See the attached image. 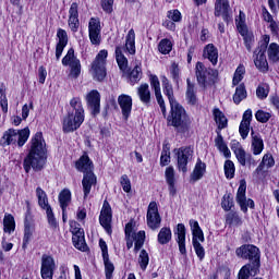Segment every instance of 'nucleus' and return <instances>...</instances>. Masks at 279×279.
<instances>
[{
  "mask_svg": "<svg viewBox=\"0 0 279 279\" xmlns=\"http://www.w3.org/2000/svg\"><path fill=\"white\" fill-rule=\"evenodd\" d=\"M36 195L38 198V206H40L43 210H48L49 208H51V205H49V198L47 197V193L43 189L37 187Z\"/></svg>",
  "mask_w": 279,
  "mask_h": 279,
  "instance_id": "nucleus-41",
  "label": "nucleus"
},
{
  "mask_svg": "<svg viewBox=\"0 0 279 279\" xmlns=\"http://www.w3.org/2000/svg\"><path fill=\"white\" fill-rule=\"evenodd\" d=\"M120 184L124 193H130V191H132V182L130 181V178L128 177V174H123L121 177Z\"/></svg>",
  "mask_w": 279,
  "mask_h": 279,
  "instance_id": "nucleus-62",
  "label": "nucleus"
},
{
  "mask_svg": "<svg viewBox=\"0 0 279 279\" xmlns=\"http://www.w3.org/2000/svg\"><path fill=\"white\" fill-rule=\"evenodd\" d=\"M279 56V45L276 43H271L268 47V58L272 62H278Z\"/></svg>",
  "mask_w": 279,
  "mask_h": 279,
  "instance_id": "nucleus-53",
  "label": "nucleus"
},
{
  "mask_svg": "<svg viewBox=\"0 0 279 279\" xmlns=\"http://www.w3.org/2000/svg\"><path fill=\"white\" fill-rule=\"evenodd\" d=\"M243 77H245V65L240 64L233 75L232 84L233 86H239L240 82H243Z\"/></svg>",
  "mask_w": 279,
  "mask_h": 279,
  "instance_id": "nucleus-49",
  "label": "nucleus"
},
{
  "mask_svg": "<svg viewBox=\"0 0 279 279\" xmlns=\"http://www.w3.org/2000/svg\"><path fill=\"white\" fill-rule=\"evenodd\" d=\"M177 243L179 245V251L185 256L186 254V227L183 223L177 226Z\"/></svg>",
  "mask_w": 279,
  "mask_h": 279,
  "instance_id": "nucleus-25",
  "label": "nucleus"
},
{
  "mask_svg": "<svg viewBox=\"0 0 279 279\" xmlns=\"http://www.w3.org/2000/svg\"><path fill=\"white\" fill-rule=\"evenodd\" d=\"M166 182L169 186V193L170 195H175L177 190H175V169H173V166H170L166 168Z\"/></svg>",
  "mask_w": 279,
  "mask_h": 279,
  "instance_id": "nucleus-31",
  "label": "nucleus"
},
{
  "mask_svg": "<svg viewBox=\"0 0 279 279\" xmlns=\"http://www.w3.org/2000/svg\"><path fill=\"white\" fill-rule=\"evenodd\" d=\"M47 220L52 230L58 229V220L56 219V215H53V209L50 207L46 209Z\"/></svg>",
  "mask_w": 279,
  "mask_h": 279,
  "instance_id": "nucleus-57",
  "label": "nucleus"
},
{
  "mask_svg": "<svg viewBox=\"0 0 279 279\" xmlns=\"http://www.w3.org/2000/svg\"><path fill=\"white\" fill-rule=\"evenodd\" d=\"M99 222L104 230H106L107 234H112V207H110V203H108V201L104 202Z\"/></svg>",
  "mask_w": 279,
  "mask_h": 279,
  "instance_id": "nucleus-14",
  "label": "nucleus"
},
{
  "mask_svg": "<svg viewBox=\"0 0 279 279\" xmlns=\"http://www.w3.org/2000/svg\"><path fill=\"white\" fill-rule=\"evenodd\" d=\"M195 73L199 86H203L204 88L216 84L217 78L219 77V72L217 70L206 68L202 62L196 63Z\"/></svg>",
  "mask_w": 279,
  "mask_h": 279,
  "instance_id": "nucleus-5",
  "label": "nucleus"
},
{
  "mask_svg": "<svg viewBox=\"0 0 279 279\" xmlns=\"http://www.w3.org/2000/svg\"><path fill=\"white\" fill-rule=\"evenodd\" d=\"M167 17L173 23H180L182 21V13L178 9L170 10L167 12Z\"/></svg>",
  "mask_w": 279,
  "mask_h": 279,
  "instance_id": "nucleus-60",
  "label": "nucleus"
},
{
  "mask_svg": "<svg viewBox=\"0 0 279 279\" xmlns=\"http://www.w3.org/2000/svg\"><path fill=\"white\" fill-rule=\"evenodd\" d=\"M215 16H222L225 23H230L232 16L230 15V1L229 0H216L215 2Z\"/></svg>",
  "mask_w": 279,
  "mask_h": 279,
  "instance_id": "nucleus-19",
  "label": "nucleus"
},
{
  "mask_svg": "<svg viewBox=\"0 0 279 279\" xmlns=\"http://www.w3.org/2000/svg\"><path fill=\"white\" fill-rule=\"evenodd\" d=\"M57 38H59L58 45H69V35L66 31L59 28L57 32Z\"/></svg>",
  "mask_w": 279,
  "mask_h": 279,
  "instance_id": "nucleus-63",
  "label": "nucleus"
},
{
  "mask_svg": "<svg viewBox=\"0 0 279 279\" xmlns=\"http://www.w3.org/2000/svg\"><path fill=\"white\" fill-rule=\"evenodd\" d=\"M70 107L72 108V111L69 112H73V114L75 116V121H76V125H78V123H82V121H84L85 119V114H84V106L82 105V99L80 97H74L70 100Z\"/></svg>",
  "mask_w": 279,
  "mask_h": 279,
  "instance_id": "nucleus-21",
  "label": "nucleus"
},
{
  "mask_svg": "<svg viewBox=\"0 0 279 279\" xmlns=\"http://www.w3.org/2000/svg\"><path fill=\"white\" fill-rule=\"evenodd\" d=\"M62 64L63 66H70L71 77H80V73H82V63L80 62V59L75 57V50L73 48H70L63 57Z\"/></svg>",
  "mask_w": 279,
  "mask_h": 279,
  "instance_id": "nucleus-10",
  "label": "nucleus"
},
{
  "mask_svg": "<svg viewBox=\"0 0 279 279\" xmlns=\"http://www.w3.org/2000/svg\"><path fill=\"white\" fill-rule=\"evenodd\" d=\"M80 5L77 2H73L69 10V27L71 32H77L80 29V12H78Z\"/></svg>",
  "mask_w": 279,
  "mask_h": 279,
  "instance_id": "nucleus-22",
  "label": "nucleus"
},
{
  "mask_svg": "<svg viewBox=\"0 0 279 279\" xmlns=\"http://www.w3.org/2000/svg\"><path fill=\"white\" fill-rule=\"evenodd\" d=\"M170 114L167 117V125H171L177 132H181V134L189 132L193 120H191V117H189L184 107H182L180 102H177L170 105Z\"/></svg>",
  "mask_w": 279,
  "mask_h": 279,
  "instance_id": "nucleus-3",
  "label": "nucleus"
},
{
  "mask_svg": "<svg viewBox=\"0 0 279 279\" xmlns=\"http://www.w3.org/2000/svg\"><path fill=\"white\" fill-rule=\"evenodd\" d=\"M16 144L17 147H23L29 140V128L16 130Z\"/></svg>",
  "mask_w": 279,
  "mask_h": 279,
  "instance_id": "nucleus-44",
  "label": "nucleus"
},
{
  "mask_svg": "<svg viewBox=\"0 0 279 279\" xmlns=\"http://www.w3.org/2000/svg\"><path fill=\"white\" fill-rule=\"evenodd\" d=\"M236 256L248 260V265H253V271L260 269V248L252 244H244L236 248Z\"/></svg>",
  "mask_w": 279,
  "mask_h": 279,
  "instance_id": "nucleus-4",
  "label": "nucleus"
},
{
  "mask_svg": "<svg viewBox=\"0 0 279 279\" xmlns=\"http://www.w3.org/2000/svg\"><path fill=\"white\" fill-rule=\"evenodd\" d=\"M203 58L209 60L214 66H217V62H219V50L214 44H208L203 50Z\"/></svg>",
  "mask_w": 279,
  "mask_h": 279,
  "instance_id": "nucleus-26",
  "label": "nucleus"
},
{
  "mask_svg": "<svg viewBox=\"0 0 279 279\" xmlns=\"http://www.w3.org/2000/svg\"><path fill=\"white\" fill-rule=\"evenodd\" d=\"M34 234V222H32V216L29 213L25 216L24 221V238H23V247H27L29 241H32V235Z\"/></svg>",
  "mask_w": 279,
  "mask_h": 279,
  "instance_id": "nucleus-27",
  "label": "nucleus"
},
{
  "mask_svg": "<svg viewBox=\"0 0 279 279\" xmlns=\"http://www.w3.org/2000/svg\"><path fill=\"white\" fill-rule=\"evenodd\" d=\"M142 77L143 69L141 68V64H136L129 74L130 83L134 86V84H138V82H141Z\"/></svg>",
  "mask_w": 279,
  "mask_h": 279,
  "instance_id": "nucleus-45",
  "label": "nucleus"
},
{
  "mask_svg": "<svg viewBox=\"0 0 279 279\" xmlns=\"http://www.w3.org/2000/svg\"><path fill=\"white\" fill-rule=\"evenodd\" d=\"M149 80H150V86L153 90H155V97L157 99V102L159 104V108L163 117H167V106L165 105V98H162V92L160 90V80L156 74H151L149 76Z\"/></svg>",
  "mask_w": 279,
  "mask_h": 279,
  "instance_id": "nucleus-18",
  "label": "nucleus"
},
{
  "mask_svg": "<svg viewBox=\"0 0 279 279\" xmlns=\"http://www.w3.org/2000/svg\"><path fill=\"white\" fill-rule=\"evenodd\" d=\"M215 145L217 149L223 154L225 158H230L232 156L230 148H228V144H226L223 136L220 133H218L215 138Z\"/></svg>",
  "mask_w": 279,
  "mask_h": 279,
  "instance_id": "nucleus-37",
  "label": "nucleus"
},
{
  "mask_svg": "<svg viewBox=\"0 0 279 279\" xmlns=\"http://www.w3.org/2000/svg\"><path fill=\"white\" fill-rule=\"evenodd\" d=\"M213 114L219 130H225V128H228V118H226V114H223V111H221L220 108H214Z\"/></svg>",
  "mask_w": 279,
  "mask_h": 279,
  "instance_id": "nucleus-34",
  "label": "nucleus"
},
{
  "mask_svg": "<svg viewBox=\"0 0 279 279\" xmlns=\"http://www.w3.org/2000/svg\"><path fill=\"white\" fill-rule=\"evenodd\" d=\"M169 162H171V150L169 149V147L165 146L162 148L161 156H160V166L167 167Z\"/></svg>",
  "mask_w": 279,
  "mask_h": 279,
  "instance_id": "nucleus-56",
  "label": "nucleus"
},
{
  "mask_svg": "<svg viewBox=\"0 0 279 279\" xmlns=\"http://www.w3.org/2000/svg\"><path fill=\"white\" fill-rule=\"evenodd\" d=\"M250 123L246 122H241L240 123V128H239V132H240V136H242L243 141H245V138H247L248 134H250Z\"/></svg>",
  "mask_w": 279,
  "mask_h": 279,
  "instance_id": "nucleus-64",
  "label": "nucleus"
},
{
  "mask_svg": "<svg viewBox=\"0 0 279 279\" xmlns=\"http://www.w3.org/2000/svg\"><path fill=\"white\" fill-rule=\"evenodd\" d=\"M75 167L77 171H81L84 173L83 180H82V186H83V193L84 199L88 198V195H90V191L93 186H97V177L93 172V169H95V166L93 165V161L90 160V157H88L87 154H84L75 163Z\"/></svg>",
  "mask_w": 279,
  "mask_h": 279,
  "instance_id": "nucleus-2",
  "label": "nucleus"
},
{
  "mask_svg": "<svg viewBox=\"0 0 279 279\" xmlns=\"http://www.w3.org/2000/svg\"><path fill=\"white\" fill-rule=\"evenodd\" d=\"M70 232H72V242L74 247L81 252H86L88 246L86 245V240L84 239V229H82L77 221H70Z\"/></svg>",
  "mask_w": 279,
  "mask_h": 279,
  "instance_id": "nucleus-9",
  "label": "nucleus"
},
{
  "mask_svg": "<svg viewBox=\"0 0 279 279\" xmlns=\"http://www.w3.org/2000/svg\"><path fill=\"white\" fill-rule=\"evenodd\" d=\"M125 51L131 56L136 53V33H134V28H131L126 35Z\"/></svg>",
  "mask_w": 279,
  "mask_h": 279,
  "instance_id": "nucleus-32",
  "label": "nucleus"
},
{
  "mask_svg": "<svg viewBox=\"0 0 279 279\" xmlns=\"http://www.w3.org/2000/svg\"><path fill=\"white\" fill-rule=\"evenodd\" d=\"M137 95L140 101L144 104V106H149L151 104V90H149V84L143 83L137 87Z\"/></svg>",
  "mask_w": 279,
  "mask_h": 279,
  "instance_id": "nucleus-29",
  "label": "nucleus"
},
{
  "mask_svg": "<svg viewBox=\"0 0 279 279\" xmlns=\"http://www.w3.org/2000/svg\"><path fill=\"white\" fill-rule=\"evenodd\" d=\"M256 95H257L258 99H267V97L269 95V85H267V84L258 85V87L256 89Z\"/></svg>",
  "mask_w": 279,
  "mask_h": 279,
  "instance_id": "nucleus-58",
  "label": "nucleus"
},
{
  "mask_svg": "<svg viewBox=\"0 0 279 279\" xmlns=\"http://www.w3.org/2000/svg\"><path fill=\"white\" fill-rule=\"evenodd\" d=\"M172 49L173 44L169 39L165 38L159 41L158 51L163 56H167V53H171Z\"/></svg>",
  "mask_w": 279,
  "mask_h": 279,
  "instance_id": "nucleus-48",
  "label": "nucleus"
},
{
  "mask_svg": "<svg viewBox=\"0 0 279 279\" xmlns=\"http://www.w3.org/2000/svg\"><path fill=\"white\" fill-rule=\"evenodd\" d=\"M102 260L105 265L106 279H112V274H114V264L110 262V256L102 257Z\"/></svg>",
  "mask_w": 279,
  "mask_h": 279,
  "instance_id": "nucleus-51",
  "label": "nucleus"
},
{
  "mask_svg": "<svg viewBox=\"0 0 279 279\" xmlns=\"http://www.w3.org/2000/svg\"><path fill=\"white\" fill-rule=\"evenodd\" d=\"M16 130L9 129L3 133V136L0 140V145L7 147V145H16Z\"/></svg>",
  "mask_w": 279,
  "mask_h": 279,
  "instance_id": "nucleus-33",
  "label": "nucleus"
},
{
  "mask_svg": "<svg viewBox=\"0 0 279 279\" xmlns=\"http://www.w3.org/2000/svg\"><path fill=\"white\" fill-rule=\"evenodd\" d=\"M270 37L269 35H264L262 40L259 41V47L254 51L256 56L254 59V64L260 73H267L269 71V63L267 62V57L265 53L267 52V47L269 46Z\"/></svg>",
  "mask_w": 279,
  "mask_h": 279,
  "instance_id": "nucleus-6",
  "label": "nucleus"
},
{
  "mask_svg": "<svg viewBox=\"0 0 279 279\" xmlns=\"http://www.w3.org/2000/svg\"><path fill=\"white\" fill-rule=\"evenodd\" d=\"M177 158V167L179 171L186 173L189 171V162L193 160V148L191 146L180 147L173 150Z\"/></svg>",
  "mask_w": 279,
  "mask_h": 279,
  "instance_id": "nucleus-8",
  "label": "nucleus"
},
{
  "mask_svg": "<svg viewBox=\"0 0 279 279\" xmlns=\"http://www.w3.org/2000/svg\"><path fill=\"white\" fill-rule=\"evenodd\" d=\"M275 165L276 161L274 160V156L266 154L264 155L262 162L259 163L255 171L256 173H260V171H263L265 167H267V169H271V167H274Z\"/></svg>",
  "mask_w": 279,
  "mask_h": 279,
  "instance_id": "nucleus-46",
  "label": "nucleus"
},
{
  "mask_svg": "<svg viewBox=\"0 0 279 279\" xmlns=\"http://www.w3.org/2000/svg\"><path fill=\"white\" fill-rule=\"evenodd\" d=\"M47 144L43 138V133L38 132L32 138L31 150L24 159V170L29 173L32 169L34 171H40L45 167V161L47 160Z\"/></svg>",
  "mask_w": 279,
  "mask_h": 279,
  "instance_id": "nucleus-1",
  "label": "nucleus"
},
{
  "mask_svg": "<svg viewBox=\"0 0 279 279\" xmlns=\"http://www.w3.org/2000/svg\"><path fill=\"white\" fill-rule=\"evenodd\" d=\"M59 204L63 213H66V208L71 204V191L63 190L59 194Z\"/></svg>",
  "mask_w": 279,
  "mask_h": 279,
  "instance_id": "nucleus-43",
  "label": "nucleus"
},
{
  "mask_svg": "<svg viewBox=\"0 0 279 279\" xmlns=\"http://www.w3.org/2000/svg\"><path fill=\"white\" fill-rule=\"evenodd\" d=\"M135 246L134 252L141 251V247L145 245V231H140L134 235Z\"/></svg>",
  "mask_w": 279,
  "mask_h": 279,
  "instance_id": "nucleus-54",
  "label": "nucleus"
},
{
  "mask_svg": "<svg viewBox=\"0 0 279 279\" xmlns=\"http://www.w3.org/2000/svg\"><path fill=\"white\" fill-rule=\"evenodd\" d=\"M3 226H4V232H14L16 228V223L14 222V216L13 215H5L3 219Z\"/></svg>",
  "mask_w": 279,
  "mask_h": 279,
  "instance_id": "nucleus-47",
  "label": "nucleus"
},
{
  "mask_svg": "<svg viewBox=\"0 0 279 279\" xmlns=\"http://www.w3.org/2000/svg\"><path fill=\"white\" fill-rule=\"evenodd\" d=\"M204 175H206V165L202 160H198L191 174V180L192 182H197V180H202Z\"/></svg>",
  "mask_w": 279,
  "mask_h": 279,
  "instance_id": "nucleus-35",
  "label": "nucleus"
},
{
  "mask_svg": "<svg viewBox=\"0 0 279 279\" xmlns=\"http://www.w3.org/2000/svg\"><path fill=\"white\" fill-rule=\"evenodd\" d=\"M251 136H252L251 149L254 156H260V154H263V149H265V143L263 142V137L260 136V133H256L254 132V130H252Z\"/></svg>",
  "mask_w": 279,
  "mask_h": 279,
  "instance_id": "nucleus-23",
  "label": "nucleus"
},
{
  "mask_svg": "<svg viewBox=\"0 0 279 279\" xmlns=\"http://www.w3.org/2000/svg\"><path fill=\"white\" fill-rule=\"evenodd\" d=\"M246 191L247 182H245V179H242L236 193V202L243 213H247V208H254V201L252 198L247 199L245 196Z\"/></svg>",
  "mask_w": 279,
  "mask_h": 279,
  "instance_id": "nucleus-12",
  "label": "nucleus"
},
{
  "mask_svg": "<svg viewBox=\"0 0 279 279\" xmlns=\"http://www.w3.org/2000/svg\"><path fill=\"white\" fill-rule=\"evenodd\" d=\"M236 27L241 36H247V25H245V21H243V12H240V20L236 21Z\"/></svg>",
  "mask_w": 279,
  "mask_h": 279,
  "instance_id": "nucleus-59",
  "label": "nucleus"
},
{
  "mask_svg": "<svg viewBox=\"0 0 279 279\" xmlns=\"http://www.w3.org/2000/svg\"><path fill=\"white\" fill-rule=\"evenodd\" d=\"M223 169L227 180H232L234 178V171H236L234 162L232 160H226Z\"/></svg>",
  "mask_w": 279,
  "mask_h": 279,
  "instance_id": "nucleus-52",
  "label": "nucleus"
},
{
  "mask_svg": "<svg viewBox=\"0 0 279 279\" xmlns=\"http://www.w3.org/2000/svg\"><path fill=\"white\" fill-rule=\"evenodd\" d=\"M255 119L259 122V123H267V121H269L271 119V113L263 111V110H258L255 113Z\"/></svg>",
  "mask_w": 279,
  "mask_h": 279,
  "instance_id": "nucleus-61",
  "label": "nucleus"
},
{
  "mask_svg": "<svg viewBox=\"0 0 279 279\" xmlns=\"http://www.w3.org/2000/svg\"><path fill=\"white\" fill-rule=\"evenodd\" d=\"M260 271V268H257L254 270V265L252 264H246L244 265L238 275V279H247L250 276H256Z\"/></svg>",
  "mask_w": 279,
  "mask_h": 279,
  "instance_id": "nucleus-38",
  "label": "nucleus"
},
{
  "mask_svg": "<svg viewBox=\"0 0 279 279\" xmlns=\"http://www.w3.org/2000/svg\"><path fill=\"white\" fill-rule=\"evenodd\" d=\"M108 58V50H100L92 63V75L97 82L106 80V60Z\"/></svg>",
  "mask_w": 279,
  "mask_h": 279,
  "instance_id": "nucleus-7",
  "label": "nucleus"
},
{
  "mask_svg": "<svg viewBox=\"0 0 279 279\" xmlns=\"http://www.w3.org/2000/svg\"><path fill=\"white\" fill-rule=\"evenodd\" d=\"M186 93L185 98L190 106H195L197 104V95L195 94V84L191 83V78L186 80Z\"/></svg>",
  "mask_w": 279,
  "mask_h": 279,
  "instance_id": "nucleus-36",
  "label": "nucleus"
},
{
  "mask_svg": "<svg viewBox=\"0 0 279 279\" xmlns=\"http://www.w3.org/2000/svg\"><path fill=\"white\" fill-rule=\"evenodd\" d=\"M231 149L233 154L235 155V158L238 162L245 167V165H250V167H256V160H254V157H252V154H247L245 149L243 148V145L241 143L233 141L231 143Z\"/></svg>",
  "mask_w": 279,
  "mask_h": 279,
  "instance_id": "nucleus-11",
  "label": "nucleus"
},
{
  "mask_svg": "<svg viewBox=\"0 0 279 279\" xmlns=\"http://www.w3.org/2000/svg\"><path fill=\"white\" fill-rule=\"evenodd\" d=\"M161 82L163 87V94L166 95V97H168L170 106L179 104L178 100H175V96L173 95V85H171L169 78H167V76H162Z\"/></svg>",
  "mask_w": 279,
  "mask_h": 279,
  "instance_id": "nucleus-30",
  "label": "nucleus"
},
{
  "mask_svg": "<svg viewBox=\"0 0 279 279\" xmlns=\"http://www.w3.org/2000/svg\"><path fill=\"white\" fill-rule=\"evenodd\" d=\"M190 228L192 230V244L204 243V231H202L199 222H197V220L191 219Z\"/></svg>",
  "mask_w": 279,
  "mask_h": 279,
  "instance_id": "nucleus-28",
  "label": "nucleus"
},
{
  "mask_svg": "<svg viewBox=\"0 0 279 279\" xmlns=\"http://www.w3.org/2000/svg\"><path fill=\"white\" fill-rule=\"evenodd\" d=\"M89 40L92 45L101 44V22L99 19L92 17L88 23Z\"/></svg>",
  "mask_w": 279,
  "mask_h": 279,
  "instance_id": "nucleus-17",
  "label": "nucleus"
},
{
  "mask_svg": "<svg viewBox=\"0 0 279 279\" xmlns=\"http://www.w3.org/2000/svg\"><path fill=\"white\" fill-rule=\"evenodd\" d=\"M172 239V233H171V228L169 227H163L160 229L158 235H157V241L160 245H167Z\"/></svg>",
  "mask_w": 279,
  "mask_h": 279,
  "instance_id": "nucleus-40",
  "label": "nucleus"
},
{
  "mask_svg": "<svg viewBox=\"0 0 279 279\" xmlns=\"http://www.w3.org/2000/svg\"><path fill=\"white\" fill-rule=\"evenodd\" d=\"M116 60L120 71L128 70V58H125V54H123V47L121 46L116 47Z\"/></svg>",
  "mask_w": 279,
  "mask_h": 279,
  "instance_id": "nucleus-39",
  "label": "nucleus"
},
{
  "mask_svg": "<svg viewBox=\"0 0 279 279\" xmlns=\"http://www.w3.org/2000/svg\"><path fill=\"white\" fill-rule=\"evenodd\" d=\"M87 108L94 117H97L101 110V95L98 90H90L85 97Z\"/></svg>",
  "mask_w": 279,
  "mask_h": 279,
  "instance_id": "nucleus-16",
  "label": "nucleus"
},
{
  "mask_svg": "<svg viewBox=\"0 0 279 279\" xmlns=\"http://www.w3.org/2000/svg\"><path fill=\"white\" fill-rule=\"evenodd\" d=\"M146 221L150 230H158L160 223H162V218L158 213V204L156 202H150L147 209Z\"/></svg>",
  "mask_w": 279,
  "mask_h": 279,
  "instance_id": "nucleus-13",
  "label": "nucleus"
},
{
  "mask_svg": "<svg viewBox=\"0 0 279 279\" xmlns=\"http://www.w3.org/2000/svg\"><path fill=\"white\" fill-rule=\"evenodd\" d=\"M118 104L121 108L123 119L128 121V119H130V114H132V96L121 94L118 97Z\"/></svg>",
  "mask_w": 279,
  "mask_h": 279,
  "instance_id": "nucleus-20",
  "label": "nucleus"
},
{
  "mask_svg": "<svg viewBox=\"0 0 279 279\" xmlns=\"http://www.w3.org/2000/svg\"><path fill=\"white\" fill-rule=\"evenodd\" d=\"M56 259L53 256L44 254L41 256L40 274L43 279H53V271H56Z\"/></svg>",
  "mask_w": 279,
  "mask_h": 279,
  "instance_id": "nucleus-15",
  "label": "nucleus"
},
{
  "mask_svg": "<svg viewBox=\"0 0 279 279\" xmlns=\"http://www.w3.org/2000/svg\"><path fill=\"white\" fill-rule=\"evenodd\" d=\"M226 223H228V226H241L243 221L241 220L239 214H236L235 211H230L226 216Z\"/></svg>",
  "mask_w": 279,
  "mask_h": 279,
  "instance_id": "nucleus-50",
  "label": "nucleus"
},
{
  "mask_svg": "<svg viewBox=\"0 0 279 279\" xmlns=\"http://www.w3.org/2000/svg\"><path fill=\"white\" fill-rule=\"evenodd\" d=\"M82 123H84V121H81L78 124L76 123L75 113L68 112L66 117L63 119V132H75V130L82 128Z\"/></svg>",
  "mask_w": 279,
  "mask_h": 279,
  "instance_id": "nucleus-24",
  "label": "nucleus"
},
{
  "mask_svg": "<svg viewBox=\"0 0 279 279\" xmlns=\"http://www.w3.org/2000/svg\"><path fill=\"white\" fill-rule=\"evenodd\" d=\"M243 99H247V90L245 89V84H240L235 87V93L233 95V101L239 106L243 101Z\"/></svg>",
  "mask_w": 279,
  "mask_h": 279,
  "instance_id": "nucleus-42",
  "label": "nucleus"
},
{
  "mask_svg": "<svg viewBox=\"0 0 279 279\" xmlns=\"http://www.w3.org/2000/svg\"><path fill=\"white\" fill-rule=\"evenodd\" d=\"M138 265L143 271H145V269H147V265H149V254L147 253V251L142 250L140 252Z\"/></svg>",
  "mask_w": 279,
  "mask_h": 279,
  "instance_id": "nucleus-55",
  "label": "nucleus"
}]
</instances>
